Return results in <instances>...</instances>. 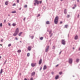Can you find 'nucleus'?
<instances>
[{
	"label": "nucleus",
	"mask_w": 80,
	"mask_h": 80,
	"mask_svg": "<svg viewBox=\"0 0 80 80\" xmlns=\"http://www.w3.org/2000/svg\"><path fill=\"white\" fill-rule=\"evenodd\" d=\"M58 17L57 16L55 17L54 19V23L55 24H57L58 23Z\"/></svg>",
	"instance_id": "1"
},
{
	"label": "nucleus",
	"mask_w": 80,
	"mask_h": 80,
	"mask_svg": "<svg viewBox=\"0 0 80 80\" xmlns=\"http://www.w3.org/2000/svg\"><path fill=\"white\" fill-rule=\"evenodd\" d=\"M34 2H35L34 3V6H36V3H37V4H38L39 3V2L37 0H35Z\"/></svg>",
	"instance_id": "2"
},
{
	"label": "nucleus",
	"mask_w": 80,
	"mask_h": 80,
	"mask_svg": "<svg viewBox=\"0 0 80 80\" xmlns=\"http://www.w3.org/2000/svg\"><path fill=\"white\" fill-rule=\"evenodd\" d=\"M72 61H73V60H72V58H69V63L70 64H71V63H72Z\"/></svg>",
	"instance_id": "3"
},
{
	"label": "nucleus",
	"mask_w": 80,
	"mask_h": 80,
	"mask_svg": "<svg viewBox=\"0 0 80 80\" xmlns=\"http://www.w3.org/2000/svg\"><path fill=\"white\" fill-rule=\"evenodd\" d=\"M37 64V63H32L31 64V66L32 67H34L36 65V64Z\"/></svg>",
	"instance_id": "4"
},
{
	"label": "nucleus",
	"mask_w": 80,
	"mask_h": 80,
	"mask_svg": "<svg viewBox=\"0 0 80 80\" xmlns=\"http://www.w3.org/2000/svg\"><path fill=\"white\" fill-rule=\"evenodd\" d=\"M48 49H49V46H48L46 48L45 52H48Z\"/></svg>",
	"instance_id": "5"
},
{
	"label": "nucleus",
	"mask_w": 80,
	"mask_h": 80,
	"mask_svg": "<svg viewBox=\"0 0 80 80\" xmlns=\"http://www.w3.org/2000/svg\"><path fill=\"white\" fill-rule=\"evenodd\" d=\"M62 45H65V40H62Z\"/></svg>",
	"instance_id": "6"
},
{
	"label": "nucleus",
	"mask_w": 80,
	"mask_h": 80,
	"mask_svg": "<svg viewBox=\"0 0 80 80\" xmlns=\"http://www.w3.org/2000/svg\"><path fill=\"white\" fill-rule=\"evenodd\" d=\"M19 32V30H18V28H17L16 30L15 33H16L18 34V33Z\"/></svg>",
	"instance_id": "7"
},
{
	"label": "nucleus",
	"mask_w": 80,
	"mask_h": 80,
	"mask_svg": "<svg viewBox=\"0 0 80 80\" xmlns=\"http://www.w3.org/2000/svg\"><path fill=\"white\" fill-rule=\"evenodd\" d=\"M5 5H8V1H6L5 2Z\"/></svg>",
	"instance_id": "8"
},
{
	"label": "nucleus",
	"mask_w": 80,
	"mask_h": 80,
	"mask_svg": "<svg viewBox=\"0 0 80 80\" xmlns=\"http://www.w3.org/2000/svg\"><path fill=\"white\" fill-rule=\"evenodd\" d=\"M42 59H41L39 62V65H40V64H41V63H42Z\"/></svg>",
	"instance_id": "9"
},
{
	"label": "nucleus",
	"mask_w": 80,
	"mask_h": 80,
	"mask_svg": "<svg viewBox=\"0 0 80 80\" xmlns=\"http://www.w3.org/2000/svg\"><path fill=\"white\" fill-rule=\"evenodd\" d=\"M28 49L29 51H30L31 50V47L29 46L28 48Z\"/></svg>",
	"instance_id": "10"
},
{
	"label": "nucleus",
	"mask_w": 80,
	"mask_h": 80,
	"mask_svg": "<svg viewBox=\"0 0 80 80\" xmlns=\"http://www.w3.org/2000/svg\"><path fill=\"white\" fill-rule=\"evenodd\" d=\"M58 77H59V76H58V75L55 77V78L56 80H57L58 78Z\"/></svg>",
	"instance_id": "11"
},
{
	"label": "nucleus",
	"mask_w": 80,
	"mask_h": 80,
	"mask_svg": "<svg viewBox=\"0 0 80 80\" xmlns=\"http://www.w3.org/2000/svg\"><path fill=\"white\" fill-rule=\"evenodd\" d=\"M35 72H32V76H33V75H35Z\"/></svg>",
	"instance_id": "12"
},
{
	"label": "nucleus",
	"mask_w": 80,
	"mask_h": 80,
	"mask_svg": "<svg viewBox=\"0 0 80 80\" xmlns=\"http://www.w3.org/2000/svg\"><path fill=\"white\" fill-rule=\"evenodd\" d=\"M18 34H17V33H16V32H15L13 34V36H14L15 37V36H17V35Z\"/></svg>",
	"instance_id": "13"
},
{
	"label": "nucleus",
	"mask_w": 80,
	"mask_h": 80,
	"mask_svg": "<svg viewBox=\"0 0 80 80\" xmlns=\"http://www.w3.org/2000/svg\"><path fill=\"white\" fill-rule=\"evenodd\" d=\"M46 24H47L48 25L50 24V22L49 21H47L46 22Z\"/></svg>",
	"instance_id": "14"
},
{
	"label": "nucleus",
	"mask_w": 80,
	"mask_h": 80,
	"mask_svg": "<svg viewBox=\"0 0 80 80\" xmlns=\"http://www.w3.org/2000/svg\"><path fill=\"white\" fill-rule=\"evenodd\" d=\"M2 72H3V69H1L0 72V74H2Z\"/></svg>",
	"instance_id": "15"
},
{
	"label": "nucleus",
	"mask_w": 80,
	"mask_h": 80,
	"mask_svg": "<svg viewBox=\"0 0 80 80\" xmlns=\"http://www.w3.org/2000/svg\"><path fill=\"white\" fill-rule=\"evenodd\" d=\"M46 68H47V66H46V65H45L43 67V69L45 70V69H46Z\"/></svg>",
	"instance_id": "16"
},
{
	"label": "nucleus",
	"mask_w": 80,
	"mask_h": 80,
	"mask_svg": "<svg viewBox=\"0 0 80 80\" xmlns=\"http://www.w3.org/2000/svg\"><path fill=\"white\" fill-rule=\"evenodd\" d=\"M79 61H80V59H77L76 60V62L78 63V62Z\"/></svg>",
	"instance_id": "17"
},
{
	"label": "nucleus",
	"mask_w": 80,
	"mask_h": 80,
	"mask_svg": "<svg viewBox=\"0 0 80 80\" xmlns=\"http://www.w3.org/2000/svg\"><path fill=\"white\" fill-rule=\"evenodd\" d=\"M78 38V36H75V40H77Z\"/></svg>",
	"instance_id": "18"
},
{
	"label": "nucleus",
	"mask_w": 80,
	"mask_h": 80,
	"mask_svg": "<svg viewBox=\"0 0 80 80\" xmlns=\"http://www.w3.org/2000/svg\"><path fill=\"white\" fill-rule=\"evenodd\" d=\"M12 26H13V27H15V26H16V24L15 23H13L12 24Z\"/></svg>",
	"instance_id": "19"
},
{
	"label": "nucleus",
	"mask_w": 80,
	"mask_h": 80,
	"mask_svg": "<svg viewBox=\"0 0 80 80\" xmlns=\"http://www.w3.org/2000/svg\"><path fill=\"white\" fill-rule=\"evenodd\" d=\"M66 9H64V13H65V14H67V11H66Z\"/></svg>",
	"instance_id": "20"
},
{
	"label": "nucleus",
	"mask_w": 80,
	"mask_h": 80,
	"mask_svg": "<svg viewBox=\"0 0 80 80\" xmlns=\"http://www.w3.org/2000/svg\"><path fill=\"white\" fill-rule=\"evenodd\" d=\"M12 13H16V11H13L12 12Z\"/></svg>",
	"instance_id": "21"
},
{
	"label": "nucleus",
	"mask_w": 80,
	"mask_h": 80,
	"mask_svg": "<svg viewBox=\"0 0 80 80\" xmlns=\"http://www.w3.org/2000/svg\"><path fill=\"white\" fill-rule=\"evenodd\" d=\"M22 32H20L18 34V35L19 36H21V35H22Z\"/></svg>",
	"instance_id": "22"
},
{
	"label": "nucleus",
	"mask_w": 80,
	"mask_h": 80,
	"mask_svg": "<svg viewBox=\"0 0 80 80\" xmlns=\"http://www.w3.org/2000/svg\"><path fill=\"white\" fill-rule=\"evenodd\" d=\"M18 53H20L21 52V50H19L18 51Z\"/></svg>",
	"instance_id": "23"
},
{
	"label": "nucleus",
	"mask_w": 80,
	"mask_h": 80,
	"mask_svg": "<svg viewBox=\"0 0 80 80\" xmlns=\"http://www.w3.org/2000/svg\"><path fill=\"white\" fill-rule=\"evenodd\" d=\"M27 57H29L30 56V53H28L27 54Z\"/></svg>",
	"instance_id": "24"
},
{
	"label": "nucleus",
	"mask_w": 80,
	"mask_h": 80,
	"mask_svg": "<svg viewBox=\"0 0 80 80\" xmlns=\"http://www.w3.org/2000/svg\"><path fill=\"white\" fill-rule=\"evenodd\" d=\"M43 37H41L40 38V40H43Z\"/></svg>",
	"instance_id": "25"
},
{
	"label": "nucleus",
	"mask_w": 80,
	"mask_h": 80,
	"mask_svg": "<svg viewBox=\"0 0 80 80\" xmlns=\"http://www.w3.org/2000/svg\"><path fill=\"white\" fill-rule=\"evenodd\" d=\"M67 27H68V25H65L64 26V27L65 28H67Z\"/></svg>",
	"instance_id": "26"
},
{
	"label": "nucleus",
	"mask_w": 80,
	"mask_h": 80,
	"mask_svg": "<svg viewBox=\"0 0 80 80\" xmlns=\"http://www.w3.org/2000/svg\"><path fill=\"white\" fill-rule=\"evenodd\" d=\"M55 46H53L52 49H55Z\"/></svg>",
	"instance_id": "27"
},
{
	"label": "nucleus",
	"mask_w": 80,
	"mask_h": 80,
	"mask_svg": "<svg viewBox=\"0 0 80 80\" xmlns=\"http://www.w3.org/2000/svg\"><path fill=\"white\" fill-rule=\"evenodd\" d=\"M34 36H30L31 38L32 39H33V38Z\"/></svg>",
	"instance_id": "28"
},
{
	"label": "nucleus",
	"mask_w": 80,
	"mask_h": 80,
	"mask_svg": "<svg viewBox=\"0 0 80 80\" xmlns=\"http://www.w3.org/2000/svg\"><path fill=\"white\" fill-rule=\"evenodd\" d=\"M27 5H25L24 6V8H27Z\"/></svg>",
	"instance_id": "29"
},
{
	"label": "nucleus",
	"mask_w": 80,
	"mask_h": 80,
	"mask_svg": "<svg viewBox=\"0 0 80 80\" xmlns=\"http://www.w3.org/2000/svg\"><path fill=\"white\" fill-rule=\"evenodd\" d=\"M3 39H1V42H3Z\"/></svg>",
	"instance_id": "30"
},
{
	"label": "nucleus",
	"mask_w": 80,
	"mask_h": 80,
	"mask_svg": "<svg viewBox=\"0 0 80 80\" xmlns=\"http://www.w3.org/2000/svg\"><path fill=\"white\" fill-rule=\"evenodd\" d=\"M51 33H52V30H51L49 31V34H51Z\"/></svg>",
	"instance_id": "31"
},
{
	"label": "nucleus",
	"mask_w": 80,
	"mask_h": 80,
	"mask_svg": "<svg viewBox=\"0 0 80 80\" xmlns=\"http://www.w3.org/2000/svg\"><path fill=\"white\" fill-rule=\"evenodd\" d=\"M59 75H62V72H59Z\"/></svg>",
	"instance_id": "32"
},
{
	"label": "nucleus",
	"mask_w": 80,
	"mask_h": 80,
	"mask_svg": "<svg viewBox=\"0 0 80 80\" xmlns=\"http://www.w3.org/2000/svg\"><path fill=\"white\" fill-rule=\"evenodd\" d=\"M11 44H9L8 45V47H10V46H11Z\"/></svg>",
	"instance_id": "33"
},
{
	"label": "nucleus",
	"mask_w": 80,
	"mask_h": 80,
	"mask_svg": "<svg viewBox=\"0 0 80 80\" xmlns=\"http://www.w3.org/2000/svg\"><path fill=\"white\" fill-rule=\"evenodd\" d=\"M15 38V40H18V38H17V37H16Z\"/></svg>",
	"instance_id": "34"
},
{
	"label": "nucleus",
	"mask_w": 80,
	"mask_h": 80,
	"mask_svg": "<svg viewBox=\"0 0 80 80\" xmlns=\"http://www.w3.org/2000/svg\"><path fill=\"white\" fill-rule=\"evenodd\" d=\"M0 26L2 27V23H1L0 24Z\"/></svg>",
	"instance_id": "35"
},
{
	"label": "nucleus",
	"mask_w": 80,
	"mask_h": 80,
	"mask_svg": "<svg viewBox=\"0 0 80 80\" xmlns=\"http://www.w3.org/2000/svg\"><path fill=\"white\" fill-rule=\"evenodd\" d=\"M6 62H7V60H6L5 61V62L4 63V65H5V63H6Z\"/></svg>",
	"instance_id": "36"
},
{
	"label": "nucleus",
	"mask_w": 80,
	"mask_h": 80,
	"mask_svg": "<svg viewBox=\"0 0 80 80\" xmlns=\"http://www.w3.org/2000/svg\"><path fill=\"white\" fill-rule=\"evenodd\" d=\"M43 9L45 10V9H46V7H45L44 6L43 7Z\"/></svg>",
	"instance_id": "37"
},
{
	"label": "nucleus",
	"mask_w": 80,
	"mask_h": 80,
	"mask_svg": "<svg viewBox=\"0 0 80 80\" xmlns=\"http://www.w3.org/2000/svg\"><path fill=\"white\" fill-rule=\"evenodd\" d=\"M52 35H53V34L52 33L51 35H50V37H52Z\"/></svg>",
	"instance_id": "38"
},
{
	"label": "nucleus",
	"mask_w": 80,
	"mask_h": 80,
	"mask_svg": "<svg viewBox=\"0 0 80 80\" xmlns=\"http://www.w3.org/2000/svg\"><path fill=\"white\" fill-rule=\"evenodd\" d=\"M67 17L68 18H69V17H70V15H68L67 16Z\"/></svg>",
	"instance_id": "39"
},
{
	"label": "nucleus",
	"mask_w": 80,
	"mask_h": 80,
	"mask_svg": "<svg viewBox=\"0 0 80 80\" xmlns=\"http://www.w3.org/2000/svg\"><path fill=\"white\" fill-rule=\"evenodd\" d=\"M20 0H17V3H18L19 2V1Z\"/></svg>",
	"instance_id": "40"
},
{
	"label": "nucleus",
	"mask_w": 80,
	"mask_h": 80,
	"mask_svg": "<svg viewBox=\"0 0 80 80\" xmlns=\"http://www.w3.org/2000/svg\"><path fill=\"white\" fill-rule=\"evenodd\" d=\"M51 73L52 75H53V74H54V72H51Z\"/></svg>",
	"instance_id": "41"
},
{
	"label": "nucleus",
	"mask_w": 80,
	"mask_h": 80,
	"mask_svg": "<svg viewBox=\"0 0 80 80\" xmlns=\"http://www.w3.org/2000/svg\"><path fill=\"white\" fill-rule=\"evenodd\" d=\"M30 80H33V78H31Z\"/></svg>",
	"instance_id": "42"
},
{
	"label": "nucleus",
	"mask_w": 80,
	"mask_h": 80,
	"mask_svg": "<svg viewBox=\"0 0 80 80\" xmlns=\"http://www.w3.org/2000/svg\"><path fill=\"white\" fill-rule=\"evenodd\" d=\"M15 5H16V4H15V3H14L13 5V6H15Z\"/></svg>",
	"instance_id": "43"
},
{
	"label": "nucleus",
	"mask_w": 80,
	"mask_h": 80,
	"mask_svg": "<svg viewBox=\"0 0 80 80\" xmlns=\"http://www.w3.org/2000/svg\"><path fill=\"white\" fill-rule=\"evenodd\" d=\"M25 19H26V18H24L23 19L24 21H25Z\"/></svg>",
	"instance_id": "44"
},
{
	"label": "nucleus",
	"mask_w": 80,
	"mask_h": 80,
	"mask_svg": "<svg viewBox=\"0 0 80 80\" xmlns=\"http://www.w3.org/2000/svg\"><path fill=\"white\" fill-rule=\"evenodd\" d=\"M42 68H41L39 70L40 71L41 70H42Z\"/></svg>",
	"instance_id": "45"
},
{
	"label": "nucleus",
	"mask_w": 80,
	"mask_h": 80,
	"mask_svg": "<svg viewBox=\"0 0 80 80\" xmlns=\"http://www.w3.org/2000/svg\"><path fill=\"white\" fill-rule=\"evenodd\" d=\"M40 14H39L38 15V17H40Z\"/></svg>",
	"instance_id": "46"
},
{
	"label": "nucleus",
	"mask_w": 80,
	"mask_h": 80,
	"mask_svg": "<svg viewBox=\"0 0 80 80\" xmlns=\"http://www.w3.org/2000/svg\"><path fill=\"white\" fill-rule=\"evenodd\" d=\"M8 25L9 26H10L11 25V24H10V23H9L8 24Z\"/></svg>",
	"instance_id": "47"
},
{
	"label": "nucleus",
	"mask_w": 80,
	"mask_h": 80,
	"mask_svg": "<svg viewBox=\"0 0 80 80\" xmlns=\"http://www.w3.org/2000/svg\"><path fill=\"white\" fill-rule=\"evenodd\" d=\"M62 21H61L60 22V24H62Z\"/></svg>",
	"instance_id": "48"
},
{
	"label": "nucleus",
	"mask_w": 80,
	"mask_h": 80,
	"mask_svg": "<svg viewBox=\"0 0 80 80\" xmlns=\"http://www.w3.org/2000/svg\"><path fill=\"white\" fill-rule=\"evenodd\" d=\"M75 7H77V5L76 4L74 5Z\"/></svg>",
	"instance_id": "49"
},
{
	"label": "nucleus",
	"mask_w": 80,
	"mask_h": 80,
	"mask_svg": "<svg viewBox=\"0 0 80 80\" xmlns=\"http://www.w3.org/2000/svg\"><path fill=\"white\" fill-rule=\"evenodd\" d=\"M80 17V15H79V14H78V17Z\"/></svg>",
	"instance_id": "50"
},
{
	"label": "nucleus",
	"mask_w": 80,
	"mask_h": 80,
	"mask_svg": "<svg viewBox=\"0 0 80 80\" xmlns=\"http://www.w3.org/2000/svg\"><path fill=\"white\" fill-rule=\"evenodd\" d=\"M39 3H40V4L42 3V1H40L39 2Z\"/></svg>",
	"instance_id": "51"
},
{
	"label": "nucleus",
	"mask_w": 80,
	"mask_h": 80,
	"mask_svg": "<svg viewBox=\"0 0 80 80\" xmlns=\"http://www.w3.org/2000/svg\"><path fill=\"white\" fill-rule=\"evenodd\" d=\"M21 9H22V8H19V10H21Z\"/></svg>",
	"instance_id": "52"
},
{
	"label": "nucleus",
	"mask_w": 80,
	"mask_h": 80,
	"mask_svg": "<svg viewBox=\"0 0 80 80\" xmlns=\"http://www.w3.org/2000/svg\"><path fill=\"white\" fill-rule=\"evenodd\" d=\"M58 65H57L56 66V67H58Z\"/></svg>",
	"instance_id": "53"
},
{
	"label": "nucleus",
	"mask_w": 80,
	"mask_h": 80,
	"mask_svg": "<svg viewBox=\"0 0 80 80\" xmlns=\"http://www.w3.org/2000/svg\"><path fill=\"white\" fill-rule=\"evenodd\" d=\"M73 9H75V7H73L72 8Z\"/></svg>",
	"instance_id": "54"
},
{
	"label": "nucleus",
	"mask_w": 80,
	"mask_h": 80,
	"mask_svg": "<svg viewBox=\"0 0 80 80\" xmlns=\"http://www.w3.org/2000/svg\"><path fill=\"white\" fill-rule=\"evenodd\" d=\"M61 53H62V51H61L60 52H59V54H60Z\"/></svg>",
	"instance_id": "55"
},
{
	"label": "nucleus",
	"mask_w": 80,
	"mask_h": 80,
	"mask_svg": "<svg viewBox=\"0 0 80 80\" xmlns=\"http://www.w3.org/2000/svg\"><path fill=\"white\" fill-rule=\"evenodd\" d=\"M24 80H27V78H25L24 79Z\"/></svg>",
	"instance_id": "56"
},
{
	"label": "nucleus",
	"mask_w": 80,
	"mask_h": 80,
	"mask_svg": "<svg viewBox=\"0 0 80 80\" xmlns=\"http://www.w3.org/2000/svg\"><path fill=\"white\" fill-rule=\"evenodd\" d=\"M6 22V20H4V22Z\"/></svg>",
	"instance_id": "57"
},
{
	"label": "nucleus",
	"mask_w": 80,
	"mask_h": 80,
	"mask_svg": "<svg viewBox=\"0 0 80 80\" xmlns=\"http://www.w3.org/2000/svg\"><path fill=\"white\" fill-rule=\"evenodd\" d=\"M78 2H79V0H77Z\"/></svg>",
	"instance_id": "58"
},
{
	"label": "nucleus",
	"mask_w": 80,
	"mask_h": 80,
	"mask_svg": "<svg viewBox=\"0 0 80 80\" xmlns=\"http://www.w3.org/2000/svg\"><path fill=\"white\" fill-rule=\"evenodd\" d=\"M0 45L1 46H2V44H0Z\"/></svg>",
	"instance_id": "59"
},
{
	"label": "nucleus",
	"mask_w": 80,
	"mask_h": 80,
	"mask_svg": "<svg viewBox=\"0 0 80 80\" xmlns=\"http://www.w3.org/2000/svg\"><path fill=\"white\" fill-rule=\"evenodd\" d=\"M79 50H80V48H79Z\"/></svg>",
	"instance_id": "60"
},
{
	"label": "nucleus",
	"mask_w": 80,
	"mask_h": 80,
	"mask_svg": "<svg viewBox=\"0 0 80 80\" xmlns=\"http://www.w3.org/2000/svg\"><path fill=\"white\" fill-rule=\"evenodd\" d=\"M1 58V56H0V58Z\"/></svg>",
	"instance_id": "61"
},
{
	"label": "nucleus",
	"mask_w": 80,
	"mask_h": 80,
	"mask_svg": "<svg viewBox=\"0 0 80 80\" xmlns=\"http://www.w3.org/2000/svg\"><path fill=\"white\" fill-rule=\"evenodd\" d=\"M20 42H21V43L22 42V41H20Z\"/></svg>",
	"instance_id": "62"
},
{
	"label": "nucleus",
	"mask_w": 80,
	"mask_h": 80,
	"mask_svg": "<svg viewBox=\"0 0 80 80\" xmlns=\"http://www.w3.org/2000/svg\"><path fill=\"white\" fill-rule=\"evenodd\" d=\"M8 16H10V15H9V14H8Z\"/></svg>",
	"instance_id": "63"
},
{
	"label": "nucleus",
	"mask_w": 80,
	"mask_h": 80,
	"mask_svg": "<svg viewBox=\"0 0 80 80\" xmlns=\"http://www.w3.org/2000/svg\"><path fill=\"white\" fill-rule=\"evenodd\" d=\"M73 77H75V76H73Z\"/></svg>",
	"instance_id": "64"
}]
</instances>
